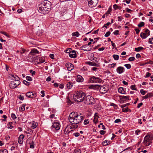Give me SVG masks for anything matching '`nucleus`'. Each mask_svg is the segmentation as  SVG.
<instances>
[{
	"instance_id": "nucleus-1",
	"label": "nucleus",
	"mask_w": 153,
	"mask_h": 153,
	"mask_svg": "<svg viewBox=\"0 0 153 153\" xmlns=\"http://www.w3.org/2000/svg\"><path fill=\"white\" fill-rule=\"evenodd\" d=\"M70 122L74 125H77L81 122L83 119V117L81 114L72 112L71 113L69 117Z\"/></svg>"
},
{
	"instance_id": "nucleus-2",
	"label": "nucleus",
	"mask_w": 153,
	"mask_h": 153,
	"mask_svg": "<svg viewBox=\"0 0 153 153\" xmlns=\"http://www.w3.org/2000/svg\"><path fill=\"white\" fill-rule=\"evenodd\" d=\"M51 2L45 0L39 5L38 11L42 14H45L46 12L49 11L51 9Z\"/></svg>"
},
{
	"instance_id": "nucleus-3",
	"label": "nucleus",
	"mask_w": 153,
	"mask_h": 153,
	"mask_svg": "<svg viewBox=\"0 0 153 153\" xmlns=\"http://www.w3.org/2000/svg\"><path fill=\"white\" fill-rule=\"evenodd\" d=\"M9 77L12 79L14 80V81H11L10 83L9 86L11 89H14L19 85V82L18 79L19 77L16 75L10 74L9 76Z\"/></svg>"
},
{
	"instance_id": "nucleus-4",
	"label": "nucleus",
	"mask_w": 153,
	"mask_h": 153,
	"mask_svg": "<svg viewBox=\"0 0 153 153\" xmlns=\"http://www.w3.org/2000/svg\"><path fill=\"white\" fill-rule=\"evenodd\" d=\"M85 96V94L84 92L82 91H77L74 94L73 98L75 101L79 102L83 101Z\"/></svg>"
},
{
	"instance_id": "nucleus-5",
	"label": "nucleus",
	"mask_w": 153,
	"mask_h": 153,
	"mask_svg": "<svg viewBox=\"0 0 153 153\" xmlns=\"http://www.w3.org/2000/svg\"><path fill=\"white\" fill-rule=\"evenodd\" d=\"M28 56V52L22 47L20 48V58L22 61H26Z\"/></svg>"
},
{
	"instance_id": "nucleus-6",
	"label": "nucleus",
	"mask_w": 153,
	"mask_h": 153,
	"mask_svg": "<svg viewBox=\"0 0 153 153\" xmlns=\"http://www.w3.org/2000/svg\"><path fill=\"white\" fill-rule=\"evenodd\" d=\"M84 102L87 105L94 104L95 103V100L93 97L90 95H88L86 97L84 100Z\"/></svg>"
},
{
	"instance_id": "nucleus-7",
	"label": "nucleus",
	"mask_w": 153,
	"mask_h": 153,
	"mask_svg": "<svg viewBox=\"0 0 153 153\" xmlns=\"http://www.w3.org/2000/svg\"><path fill=\"white\" fill-rule=\"evenodd\" d=\"M78 125H68L67 126L64 130L65 134H67L71 131L73 130V129H75L78 127Z\"/></svg>"
},
{
	"instance_id": "nucleus-8",
	"label": "nucleus",
	"mask_w": 153,
	"mask_h": 153,
	"mask_svg": "<svg viewBox=\"0 0 153 153\" xmlns=\"http://www.w3.org/2000/svg\"><path fill=\"white\" fill-rule=\"evenodd\" d=\"M102 81V80L100 78L94 76L91 77L89 80V82L91 83H100Z\"/></svg>"
},
{
	"instance_id": "nucleus-9",
	"label": "nucleus",
	"mask_w": 153,
	"mask_h": 153,
	"mask_svg": "<svg viewBox=\"0 0 153 153\" xmlns=\"http://www.w3.org/2000/svg\"><path fill=\"white\" fill-rule=\"evenodd\" d=\"M39 53V52L37 49H33L28 54L27 57L30 59H32L34 56L36 55L37 54H38Z\"/></svg>"
},
{
	"instance_id": "nucleus-10",
	"label": "nucleus",
	"mask_w": 153,
	"mask_h": 153,
	"mask_svg": "<svg viewBox=\"0 0 153 153\" xmlns=\"http://www.w3.org/2000/svg\"><path fill=\"white\" fill-rule=\"evenodd\" d=\"M144 143L146 146L150 145L151 143L150 136L149 135H147L144 139Z\"/></svg>"
},
{
	"instance_id": "nucleus-11",
	"label": "nucleus",
	"mask_w": 153,
	"mask_h": 153,
	"mask_svg": "<svg viewBox=\"0 0 153 153\" xmlns=\"http://www.w3.org/2000/svg\"><path fill=\"white\" fill-rule=\"evenodd\" d=\"M88 6L90 7H95L98 3V0H87Z\"/></svg>"
},
{
	"instance_id": "nucleus-12",
	"label": "nucleus",
	"mask_w": 153,
	"mask_h": 153,
	"mask_svg": "<svg viewBox=\"0 0 153 153\" xmlns=\"http://www.w3.org/2000/svg\"><path fill=\"white\" fill-rule=\"evenodd\" d=\"M109 90L108 86L107 85H103L101 86L100 89V91L101 94L105 93Z\"/></svg>"
},
{
	"instance_id": "nucleus-13",
	"label": "nucleus",
	"mask_w": 153,
	"mask_h": 153,
	"mask_svg": "<svg viewBox=\"0 0 153 153\" xmlns=\"http://www.w3.org/2000/svg\"><path fill=\"white\" fill-rule=\"evenodd\" d=\"M150 35V31L148 29L145 30L144 32L140 33V37L143 39H146Z\"/></svg>"
},
{
	"instance_id": "nucleus-14",
	"label": "nucleus",
	"mask_w": 153,
	"mask_h": 153,
	"mask_svg": "<svg viewBox=\"0 0 153 153\" xmlns=\"http://www.w3.org/2000/svg\"><path fill=\"white\" fill-rule=\"evenodd\" d=\"M60 123L57 122L54 123L51 126L52 129L53 130H58L60 129Z\"/></svg>"
},
{
	"instance_id": "nucleus-15",
	"label": "nucleus",
	"mask_w": 153,
	"mask_h": 153,
	"mask_svg": "<svg viewBox=\"0 0 153 153\" xmlns=\"http://www.w3.org/2000/svg\"><path fill=\"white\" fill-rule=\"evenodd\" d=\"M26 95L27 97L32 99L34 98L36 96V93L30 91L27 92L26 94Z\"/></svg>"
},
{
	"instance_id": "nucleus-16",
	"label": "nucleus",
	"mask_w": 153,
	"mask_h": 153,
	"mask_svg": "<svg viewBox=\"0 0 153 153\" xmlns=\"http://www.w3.org/2000/svg\"><path fill=\"white\" fill-rule=\"evenodd\" d=\"M36 62L38 64H40L44 62L45 61V58L44 57H37L36 59Z\"/></svg>"
},
{
	"instance_id": "nucleus-17",
	"label": "nucleus",
	"mask_w": 153,
	"mask_h": 153,
	"mask_svg": "<svg viewBox=\"0 0 153 153\" xmlns=\"http://www.w3.org/2000/svg\"><path fill=\"white\" fill-rule=\"evenodd\" d=\"M29 125L30 128L33 129H34L36 128L38 126V123L33 121L29 123Z\"/></svg>"
},
{
	"instance_id": "nucleus-18",
	"label": "nucleus",
	"mask_w": 153,
	"mask_h": 153,
	"mask_svg": "<svg viewBox=\"0 0 153 153\" xmlns=\"http://www.w3.org/2000/svg\"><path fill=\"white\" fill-rule=\"evenodd\" d=\"M125 68L124 67L122 66H119L116 69L117 72L119 74H121L125 71Z\"/></svg>"
},
{
	"instance_id": "nucleus-19",
	"label": "nucleus",
	"mask_w": 153,
	"mask_h": 153,
	"mask_svg": "<svg viewBox=\"0 0 153 153\" xmlns=\"http://www.w3.org/2000/svg\"><path fill=\"white\" fill-rule=\"evenodd\" d=\"M65 66L69 71H71L74 68L73 65L70 63H66Z\"/></svg>"
},
{
	"instance_id": "nucleus-20",
	"label": "nucleus",
	"mask_w": 153,
	"mask_h": 153,
	"mask_svg": "<svg viewBox=\"0 0 153 153\" xmlns=\"http://www.w3.org/2000/svg\"><path fill=\"white\" fill-rule=\"evenodd\" d=\"M100 118L99 114L98 113H96L95 114L94 116L93 121L95 124H97L99 122L98 119Z\"/></svg>"
},
{
	"instance_id": "nucleus-21",
	"label": "nucleus",
	"mask_w": 153,
	"mask_h": 153,
	"mask_svg": "<svg viewBox=\"0 0 153 153\" xmlns=\"http://www.w3.org/2000/svg\"><path fill=\"white\" fill-rule=\"evenodd\" d=\"M81 49L85 51H90L91 49V48H88L87 45H84L81 47Z\"/></svg>"
},
{
	"instance_id": "nucleus-22",
	"label": "nucleus",
	"mask_w": 153,
	"mask_h": 153,
	"mask_svg": "<svg viewBox=\"0 0 153 153\" xmlns=\"http://www.w3.org/2000/svg\"><path fill=\"white\" fill-rule=\"evenodd\" d=\"M69 56L71 58H75L76 56V54L75 51H73L72 52L69 53Z\"/></svg>"
},
{
	"instance_id": "nucleus-23",
	"label": "nucleus",
	"mask_w": 153,
	"mask_h": 153,
	"mask_svg": "<svg viewBox=\"0 0 153 153\" xmlns=\"http://www.w3.org/2000/svg\"><path fill=\"white\" fill-rule=\"evenodd\" d=\"M84 79L83 77L80 75H78L77 76L76 81L78 82H82Z\"/></svg>"
},
{
	"instance_id": "nucleus-24",
	"label": "nucleus",
	"mask_w": 153,
	"mask_h": 153,
	"mask_svg": "<svg viewBox=\"0 0 153 153\" xmlns=\"http://www.w3.org/2000/svg\"><path fill=\"white\" fill-rule=\"evenodd\" d=\"M100 86L101 85H91L90 86V88L92 89L97 90L99 89Z\"/></svg>"
},
{
	"instance_id": "nucleus-25",
	"label": "nucleus",
	"mask_w": 153,
	"mask_h": 153,
	"mask_svg": "<svg viewBox=\"0 0 153 153\" xmlns=\"http://www.w3.org/2000/svg\"><path fill=\"white\" fill-rule=\"evenodd\" d=\"M118 92L121 94H126V91L124 90V88L123 87H120L118 89Z\"/></svg>"
},
{
	"instance_id": "nucleus-26",
	"label": "nucleus",
	"mask_w": 153,
	"mask_h": 153,
	"mask_svg": "<svg viewBox=\"0 0 153 153\" xmlns=\"http://www.w3.org/2000/svg\"><path fill=\"white\" fill-rule=\"evenodd\" d=\"M73 86V84L72 82H69L66 84V87L68 89H71Z\"/></svg>"
},
{
	"instance_id": "nucleus-27",
	"label": "nucleus",
	"mask_w": 153,
	"mask_h": 153,
	"mask_svg": "<svg viewBox=\"0 0 153 153\" xmlns=\"http://www.w3.org/2000/svg\"><path fill=\"white\" fill-rule=\"evenodd\" d=\"M24 137H25L24 135L22 134L20 135V144L23 143Z\"/></svg>"
},
{
	"instance_id": "nucleus-28",
	"label": "nucleus",
	"mask_w": 153,
	"mask_h": 153,
	"mask_svg": "<svg viewBox=\"0 0 153 153\" xmlns=\"http://www.w3.org/2000/svg\"><path fill=\"white\" fill-rule=\"evenodd\" d=\"M151 97V94L149 93L147 94L145 96L143 97V98L144 99H147Z\"/></svg>"
},
{
	"instance_id": "nucleus-29",
	"label": "nucleus",
	"mask_w": 153,
	"mask_h": 153,
	"mask_svg": "<svg viewBox=\"0 0 153 153\" xmlns=\"http://www.w3.org/2000/svg\"><path fill=\"white\" fill-rule=\"evenodd\" d=\"M121 99L124 101H127L129 100V97L123 96L122 97Z\"/></svg>"
},
{
	"instance_id": "nucleus-30",
	"label": "nucleus",
	"mask_w": 153,
	"mask_h": 153,
	"mask_svg": "<svg viewBox=\"0 0 153 153\" xmlns=\"http://www.w3.org/2000/svg\"><path fill=\"white\" fill-rule=\"evenodd\" d=\"M72 35L73 36H76L77 37H78L79 36V34L78 31H76L72 33Z\"/></svg>"
},
{
	"instance_id": "nucleus-31",
	"label": "nucleus",
	"mask_w": 153,
	"mask_h": 153,
	"mask_svg": "<svg viewBox=\"0 0 153 153\" xmlns=\"http://www.w3.org/2000/svg\"><path fill=\"white\" fill-rule=\"evenodd\" d=\"M143 48L142 47H139L138 48H135V51L137 52H139L140 51L142 50Z\"/></svg>"
},
{
	"instance_id": "nucleus-32",
	"label": "nucleus",
	"mask_w": 153,
	"mask_h": 153,
	"mask_svg": "<svg viewBox=\"0 0 153 153\" xmlns=\"http://www.w3.org/2000/svg\"><path fill=\"white\" fill-rule=\"evenodd\" d=\"M12 123L11 122H9L7 124L8 128H13V126H12Z\"/></svg>"
},
{
	"instance_id": "nucleus-33",
	"label": "nucleus",
	"mask_w": 153,
	"mask_h": 153,
	"mask_svg": "<svg viewBox=\"0 0 153 153\" xmlns=\"http://www.w3.org/2000/svg\"><path fill=\"white\" fill-rule=\"evenodd\" d=\"M112 56H113V57L114 58V59L115 60H118L119 58V56L118 55L114 54Z\"/></svg>"
},
{
	"instance_id": "nucleus-34",
	"label": "nucleus",
	"mask_w": 153,
	"mask_h": 153,
	"mask_svg": "<svg viewBox=\"0 0 153 153\" xmlns=\"http://www.w3.org/2000/svg\"><path fill=\"white\" fill-rule=\"evenodd\" d=\"M113 7L115 10H116L117 9H121V8L120 6H118L116 4H114L113 5Z\"/></svg>"
},
{
	"instance_id": "nucleus-35",
	"label": "nucleus",
	"mask_w": 153,
	"mask_h": 153,
	"mask_svg": "<svg viewBox=\"0 0 153 153\" xmlns=\"http://www.w3.org/2000/svg\"><path fill=\"white\" fill-rule=\"evenodd\" d=\"M26 105L25 104H23L22 105L21 107V109H20V111H23L25 110V106Z\"/></svg>"
},
{
	"instance_id": "nucleus-36",
	"label": "nucleus",
	"mask_w": 153,
	"mask_h": 153,
	"mask_svg": "<svg viewBox=\"0 0 153 153\" xmlns=\"http://www.w3.org/2000/svg\"><path fill=\"white\" fill-rule=\"evenodd\" d=\"M144 23L143 22H140L139 24L138 25V26L139 27H143V26L144 25Z\"/></svg>"
},
{
	"instance_id": "nucleus-37",
	"label": "nucleus",
	"mask_w": 153,
	"mask_h": 153,
	"mask_svg": "<svg viewBox=\"0 0 153 153\" xmlns=\"http://www.w3.org/2000/svg\"><path fill=\"white\" fill-rule=\"evenodd\" d=\"M135 85H132L131 86L130 88L132 90L136 91L137 89L135 88Z\"/></svg>"
},
{
	"instance_id": "nucleus-38",
	"label": "nucleus",
	"mask_w": 153,
	"mask_h": 153,
	"mask_svg": "<svg viewBox=\"0 0 153 153\" xmlns=\"http://www.w3.org/2000/svg\"><path fill=\"white\" fill-rule=\"evenodd\" d=\"M0 153H8L7 150L6 149L0 150Z\"/></svg>"
},
{
	"instance_id": "nucleus-39",
	"label": "nucleus",
	"mask_w": 153,
	"mask_h": 153,
	"mask_svg": "<svg viewBox=\"0 0 153 153\" xmlns=\"http://www.w3.org/2000/svg\"><path fill=\"white\" fill-rule=\"evenodd\" d=\"M124 66L128 69H130L131 67V65L130 64H125Z\"/></svg>"
},
{
	"instance_id": "nucleus-40",
	"label": "nucleus",
	"mask_w": 153,
	"mask_h": 153,
	"mask_svg": "<svg viewBox=\"0 0 153 153\" xmlns=\"http://www.w3.org/2000/svg\"><path fill=\"white\" fill-rule=\"evenodd\" d=\"M111 24V23L110 22H108L106 24H105L103 27H105L106 28H108V26L110 25Z\"/></svg>"
},
{
	"instance_id": "nucleus-41",
	"label": "nucleus",
	"mask_w": 153,
	"mask_h": 153,
	"mask_svg": "<svg viewBox=\"0 0 153 153\" xmlns=\"http://www.w3.org/2000/svg\"><path fill=\"white\" fill-rule=\"evenodd\" d=\"M89 121L88 119L85 120L84 121V124L85 125H87L89 123Z\"/></svg>"
},
{
	"instance_id": "nucleus-42",
	"label": "nucleus",
	"mask_w": 153,
	"mask_h": 153,
	"mask_svg": "<svg viewBox=\"0 0 153 153\" xmlns=\"http://www.w3.org/2000/svg\"><path fill=\"white\" fill-rule=\"evenodd\" d=\"M149 42L151 44H153V38H150L149 39Z\"/></svg>"
},
{
	"instance_id": "nucleus-43",
	"label": "nucleus",
	"mask_w": 153,
	"mask_h": 153,
	"mask_svg": "<svg viewBox=\"0 0 153 153\" xmlns=\"http://www.w3.org/2000/svg\"><path fill=\"white\" fill-rule=\"evenodd\" d=\"M11 117L14 120L16 118H17L16 117V116L14 114H11Z\"/></svg>"
},
{
	"instance_id": "nucleus-44",
	"label": "nucleus",
	"mask_w": 153,
	"mask_h": 153,
	"mask_svg": "<svg viewBox=\"0 0 153 153\" xmlns=\"http://www.w3.org/2000/svg\"><path fill=\"white\" fill-rule=\"evenodd\" d=\"M26 78L27 80L29 81H31L32 80V79L31 77L29 76H26Z\"/></svg>"
},
{
	"instance_id": "nucleus-45",
	"label": "nucleus",
	"mask_w": 153,
	"mask_h": 153,
	"mask_svg": "<svg viewBox=\"0 0 153 153\" xmlns=\"http://www.w3.org/2000/svg\"><path fill=\"white\" fill-rule=\"evenodd\" d=\"M23 83L27 86H28L30 85V83L26 81V80H24Z\"/></svg>"
},
{
	"instance_id": "nucleus-46",
	"label": "nucleus",
	"mask_w": 153,
	"mask_h": 153,
	"mask_svg": "<svg viewBox=\"0 0 153 153\" xmlns=\"http://www.w3.org/2000/svg\"><path fill=\"white\" fill-rule=\"evenodd\" d=\"M140 92L143 95H145L146 93L145 91L143 89H141L140 90Z\"/></svg>"
},
{
	"instance_id": "nucleus-47",
	"label": "nucleus",
	"mask_w": 153,
	"mask_h": 153,
	"mask_svg": "<svg viewBox=\"0 0 153 153\" xmlns=\"http://www.w3.org/2000/svg\"><path fill=\"white\" fill-rule=\"evenodd\" d=\"M135 59V58L134 57H131L128 59V60L130 61H132L134 60Z\"/></svg>"
},
{
	"instance_id": "nucleus-48",
	"label": "nucleus",
	"mask_w": 153,
	"mask_h": 153,
	"mask_svg": "<svg viewBox=\"0 0 153 153\" xmlns=\"http://www.w3.org/2000/svg\"><path fill=\"white\" fill-rule=\"evenodd\" d=\"M141 131L139 130H137L135 132V134L137 135H138L140 133Z\"/></svg>"
},
{
	"instance_id": "nucleus-49",
	"label": "nucleus",
	"mask_w": 153,
	"mask_h": 153,
	"mask_svg": "<svg viewBox=\"0 0 153 153\" xmlns=\"http://www.w3.org/2000/svg\"><path fill=\"white\" fill-rule=\"evenodd\" d=\"M110 33H111L110 31H108L105 35V36L106 37L110 35Z\"/></svg>"
},
{
	"instance_id": "nucleus-50",
	"label": "nucleus",
	"mask_w": 153,
	"mask_h": 153,
	"mask_svg": "<svg viewBox=\"0 0 153 153\" xmlns=\"http://www.w3.org/2000/svg\"><path fill=\"white\" fill-rule=\"evenodd\" d=\"M73 135L76 137H78L79 136V133L78 132L74 133Z\"/></svg>"
},
{
	"instance_id": "nucleus-51",
	"label": "nucleus",
	"mask_w": 153,
	"mask_h": 153,
	"mask_svg": "<svg viewBox=\"0 0 153 153\" xmlns=\"http://www.w3.org/2000/svg\"><path fill=\"white\" fill-rule=\"evenodd\" d=\"M151 75V74L150 73L147 72L146 73V76H145V78H146L150 76Z\"/></svg>"
},
{
	"instance_id": "nucleus-52",
	"label": "nucleus",
	"mask_w": 153,
	"mask_h": 153,
	"mask_svg": "<svg viewBox=\"0 0 153 153\" xmlns=\"http://www.w3.org/2000/svg\"><path fill=\"white\" fill-rule=\"evenodd\" d=\"M0 33L6 36L7 37H9V35L7 34V33L5 32L4 31H1Z\"/></svg>"
},
{
	"instance_id": "nucleus-53",
	"label": "nucleus",
	"mask_w": 153,
	"mask_h": 153,
	"mask_svg": "<svg viewBox=\"0 0 153 153\" xmlns=\"http://www.w3.org/2000/svg\"><path fill=\"white\" fill-rule=\"evenodd\" d=\"M106 131L103 130H101L100 131V134L102 135H104L105 134Z\"/></svg>"
},
{
	"instance_id": "nucleus-54",
	"label": "nucleus",
	"mask_w": 153,
	"mask_h": 153,
	"mask_svg": "<svg viewBox=\"0 0 153 153\" xmlns=\"http://www.w3.org/2000/svg\"><path fill=\"white\" fill-rule=\"evenodd\" d=\"M107 143V141L106 140H105L102 142V144L103 146H106L108 144Z\"/></svg>"
},
{
	"instance_id": "nucleus-55",
	"label": "nucleus",
	"mask_w": 153,
	"mask_h": 153,
	"mask_svg": "<svg viewBox=\"0 0 153 153\" xmlns=\"http://www.w3.org/2000/svg\"><path fill=\"white\" fill-rule=\"evenodd\" d=\"M121 122V120L120 119H116L115 120L114 123H118Z\"/></svg>"
},
{
	"instance_id": "nucleus-56",
	"label": "nucleus",
	"mask_w": 153,
	"mask_h": 153,
	"mask_svg": "<svg viewBox=\"0 0 153 153\" xmlns=\"http://www.w3.org/2000/svg\"><path fill=\"white\" fill-rule=\"evenodd\" d=\"M59 88L61 89L63 88L64 87V85L63 84H60L58 86Z\"/></svg>"
},
{
	"instance_id": "nucleus-57",
	"label": "nucleus",
	"mask_w": 153,
	"mask_h": 153,
	"mask_svg": "<svg viewBox=\"0 0 153 153\" xmlns=\"http://www.w3.org/2000/svg\"><path fill=\"white\" fill-rule=\"evenodd\" d=\"M75 151L76 153H80L81 152L80 150L79 149H75Z\"/></svg>"
},
{
	"instance_id": "nucleus-58",
	"label": "nucleus",
	"mask_w": 153,
	"mask_h": 153,
	"mask_svg": "<svg viewBox=\"0 0 153 153\" xmlns=\"http://www.w3.org/2000/svg\"><path fill=\"white\" fill-rule=\"evenodd\" d=\"M41 93L42 94L41 95L42 97H44L45 96V91L43 90L42 91H41Z\"/></svg>"
},
{
	"instance_id": "nucleus-59",
	"label": "nucleus",
	"mask_w": 153,
	"mask_h": 153,
	"mask_svg": "<svg viewBox=\"0 0 153 153\" xmlns=\"http://www.w3.org/2000/svg\"><path fill=\"white\" fill-rule=\"evenodd\" d=\"M117 64L116 63H112V64H111V68H114V67H115L116 65Z\"/></svg>"
},
{
	"instance_id": "nucleus-60",
	"label": "nucleus",
	"mask_w": 153,
	"mask_h": 153,
	"mask_svg": "<svg viewBox=\"0 0 153 153\" xmlns=\"http://www.w3.org/2000/svg\"><path fill=\"white\" fill-rule=\"evenodd\" d=\"M89 65L93 66H95L96 64L95 63L91 62H89Z\"/></svg>"
},
{
	"instance_id": "nucleus-61",
	"label": "nucleus",
	"mask_w": 153,
	"mask_h": 153,
	"mask_svg": "<svg viewBox=\"0 0 153 153\" xmlns=\"http://www.w3.org/2000/svg\"><path fill=\"white\" fill-rule=\"evenodd\" d=\"M119 31L118 30H116L114 32V35H116L119 34Z\"/></svg>"
},
{
	"instance_id": "nucleus-62",
	"label": "nucleus",
	"mask_w": 153,
	"mask_h": 153,
	"mask_svg": "<svg viewBox=\"0 0 153 153\" xmlns=\"http://www.w3.org/2000/svg\"><path fill=\"white\" fill-rule=\"evenodd\" d=\"M50 57L52 59H54V55L53 54H51L50 55Z\"/></svg>"
},
{
	"instance_id": "nucleus-63",
	"label": "nucleus",
	"mask_w": 153,
	"mask_h": 153,
	"mask_svg": "<svg viewBox=\"0 0 153 153\" xmlns=\"http://www.w3.org/2000/svg\"><path fill=\"white\" fill-rule=\"evenodd\" d=\"M122 111L124 112H127L128 111V108H123Z\"/></svg>"
},
{
	"instance_id": "nucleus-64",
	"label": "nucleus",
	"mask_w": 153,
	"mask_h": 153,
	"mask_svg": "<svg viewBox=\"0 0 153 153\" xmlns=\"http://www.w3.org/2000/svg\"><path fill=\"white\" fill-rule=\"evenodd\" d=\"M122 19H123V18L121 16H118V21H121V20Z\"/></svg>"
}]
</instances>
